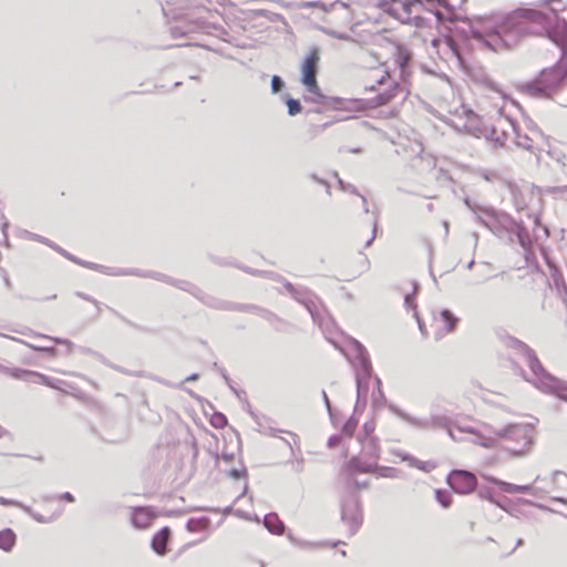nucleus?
<instances>
[{
  "label": "nucleus",
  "instance_id": "1",
  "mask_svg": "<svg viewBox=\"0 0 567 567\" xmlns=\"http://www.w3.org/2000/svg\"><path fill=\"white\" fill-rule=\"evenodd\" d=\"M567 76V60L561 58L554 66L544 69L537 78L525 84V90L535 96L550 97Z\"/></svg>",
  "mask_w": 567,
  "mask_h": 567
},
{
  "label": "nucleus",
  "instance_id": "2",
  "mask_svg": "<svg viewBox=\"0 0 567 567\" xmlns=\"http://www.w3.org/2000/svg\"><path fill=\"white\" fill-rule=\"evenodd\" d=\"M363 85L367 91H375L378 94L371 99L374 106L389 104L399 93L400 85L391 80L385 70H372L364 74Z\"/></svg>",
  "mask_w": 567,
  "mask_h": 567
},
{
  "label": "nucleus",
  "instance_id": "3",
  "mask_svg": "<svg viewBox=\"0 0 567 567\" xmlns=\"http://www.w3.org/2000/svg\"><path fill=\"white\" fill-rule=\"evenodd\" d=\"M319 61V50L317 48H313L307 53L301 65V82L311 93H317L319 91V85L317 83V71Z\"/></svg>",
  "mask_w": 567,
  "mask_h": 567
},
{
  "label": "nucleus",
  "instance_id": "4",
  "mask_svg": "<svg viewBox=\"0 0 567 567\" xmlns=\"http://www.w3.org/2000/svg\"><path fill=\"white\" fill-rule=\"evenodd\" d=\"M447 483L451 488L462 495L473 493L477 487L475 474L464 470H453L447 476Z\"/></svg>",
  "mask_w": 567,
  "mask_h": 567
},
{
  "label": "nucleus",
  "instance_id": "5",
  "mask_svg": "<svg viewBox=\"0 0 567 567\" xmlns=\"http://www.w3.org/2000/svg\"><path fill=\"white\" fill-rule=\"evenodd\" d=\"M458 323V319L450 311L442 310L432 315L431 329L434 338L440 339L452 333Z\"/></svg>",
  "mask_w": 567,
  "mask_h": 567
},
{
  "label": "nucleus",
  "instance_id": "6",
  "mask_svg": "<svg viewBox=\"0 0 567 567\" xmlns=\"http://www.w3.org/2000/svg\"><path fill=\"white\" fill-rule=\"evenodd\" d=\"M380 49L383 52L380 51L377 53L379 55V58H383L384 54L389 55L383 61L384 64L390 61H393L394 64H396L398 66H400L403 70L411 59L410 53L402 45H400L393 41L386 40L380 47Z\"/></svg>",
  "mask_w": 567,
  "mask_h": 567
},
{
  "label": "nucleus",
  "instance_id": "7",
  "mask_svg": "<svg viewBox=\"0 0 567 567\" xmlns=\"http://www.w3.org/2000/svg\"><path fill=\"white\" fill-rule=\"evenodd\" d=\"M547 34L553 42L563 49V58L567 60V22L558 20L551 29L547 30Z\"/></svg>",
  "mask_w": 567,
  "mask_h": 567
},
{
  "label": "nucleus",
  "instance_id": "8",
  "mask_svg": "<svg viewBox=\"0 0 567 567\" xmlns=\"http://www.w3.org/2000/svg\"><path fill=\"white\" fill-rule=\"evenodd\" d=\"M154 519V514L147 507H136L132 511V524L140 529L148 528Z\"/></svg>",
  "mask_w": 567,
  "mask_h": 567
},
{
  "label": "nucleus",
  "instance_id": "9",
  "mask_svg": "<svg viewBox=\"0 0 567 567\" xmlns=\"http://www.w3.org/2000/svg\"><path fill=\"white\" fill-rule=\"evenodd\" d=\"M347 471L350 475L357 473H373L377 471V464L363 461L360 457H352L348 463Z\"/></svg>",
  "mask_w": 567,
  "mask_h": 567
},
{
  "label": "nucleus",
  "instance_id": "10",
  "mask_svg": "<svg viewBox=\"0 0 567 567\" xmlns=\"http://www.w3.org/2000/svg\"><path fill=\"white\" fill-rule=\"evenodd\" d=\"M169 528L164 527L157 532L152 539V548L158 554L164 555L166 553V546L169 537Z\"/></svg>",
  "mask_w": 567,
  "mask_h": 567
},
{
  "label": "nucleus",
  "instance_id": "11",
  "mask_svg": "<svg viewBox=\"0 0 567 567\" xmlns=\"http://www.w3.org/2000/svg\"><path fill=\"white\" fill-rule=\"evenodd\" d=\"M484 478L486 481L497 485L503 492H506V493H518V492L527 491V487L518 486V485H515V484H512V483H507V482L501 481V480L495 478V477L484 476Z\"/></svg>",
  "mask_w": 567,
  "mask_h": 567
},
{
  "label": "nucleus",
  "instance_id": "12",
  "mask_svg": "<svg viewBox=\"0 0 567 567\" xmlns=\"http://www.w3.org/2000/svg\"><path fill=\"white\" fill-rule=\"evenodd\" d=\"M16 534L10 528L0 532V548L9 551L16 544Z\"/></svg>",
  "mask_w": 567,
  "mask_h": 567
},
{
  "label": "nucleus",
  "instance_id": "13",
  "mask_svg": "<svg viewBox=\"0 0 567 567\" xmlns=\"http://www.w3.org/2000/svg\"><path fill=\"white\" fill-rule=\"evenodd\" d=\"M519 16L524 19H527L532 22L543 24L546 22L547 18L546 16L537 10L534 9H522L519 11Z\"/></svg>",
  "mask_w": 567,
  "mask_h": 567
},
{
  "label": "nucleus",
  "instance_id": "14",
  "mask_svg": "<svg viewBox=\"0 0 567 567\" xmlns=\"http://www.w3.org/2000/svg\"><path fill=\"white\" fill-rule=\"evenodd\" d=\"M209 423L215 429H224L227 425L228 421L223 413L215 412L212 414Z\"/></svg>",
  "mask_w": 567,
  "mask_h": 567
},
{
  "label": "nucleus",
  "instance_id": "15",
  "mask_svg": "<svg viewBox=\"0 0 567 567\" xmlns=\"http://www.w3.org/2000/svg\"><path fill=\"white\" fill-rule=\"evenodd\" d=\"M435 498L444 508L450 507L452 504V497L446 492L436 491Z\"/></svg>",
  "mask_w": 567,
  "mask_h": 567
},
{
  "label": "nucleus",
  "instance_id": "16",
  "mask_svg": "<svg viewBox=\"0 0 567 567\" xmlns=\"http://www.w3.org/2000/svg\"><path fill=\"white\" fill-rule=\"evenodd\" d=\"M286 103H287L289 115L295 116L301 112V105H300L299 101L290 97L287 100Z\"/></svg>",
  "mask_w": 567,
  "mask_h": 567
},
{
  "label": "nucleus",
  "instance_id": "17",
  "mask_svg": "<svg viewBox=\"0 0 567 567\" xmlns=\"http://www.w3.org/2000/svg\"><path fill=\"white\" fill-rule=\"evenodd\" d=\"M271 86L275 92H278L282 86L281 80L278 76H274L271 80Z\"/></svg>",
  "mask_w": 567,
  "mask_h": 567
},
{
  "label": "nucleus",
  "instance_id": "18",
  "mask_svg": "<svg viewBox=\"0 0 567 567\" xmlns=\"http://www.w3.org/2000/svg\"><path fill=\"white\" fill-rule=\"evenodd\" d=\"M413 301H414V299H413L412 296H406L405 297V303L408 305V307L414 308L415 306L413 305Z\"/></svg>",
  "mask_w": 567,
  "mask_h": 567
},
{
  "label": "nucleus",
  "instance_id": "19",
  "mask_svg": "<svg viewBox=\"0 0 567 567\" xmlns=\"http://www.w3.org/2000/svg\"><path fill=\"white\" fill-rule=\"evenodd\" d=\"M62 498L68 501V502H73L74 501V497L71 493L66 492L62 495Z\"/></svg>",
  "mask_w": 567,
  "mask_h": 567
},
{
  "label": "nucleus",
  "instance_id": "20",
  "mask_svg": "<svg viewBox=\"0 0 567 567\" xmlns=\"http://www.w3.org/2000/svg\"><path fill=\"white\" fill-rule=\"evenodd\" d=\"M0 504H1V505H9V504H10V502H9V501H7V499H6V498H3V497H0Z\"/></svg>",
  "mask_w": 567,
  "mask_h": 567
},
{
  "label": "nucleus",
  "instance_id": "21",
  "mask_svg": "<svg viewBox=\"0 0 567 567\" xmlns=\"http://www.w3.org/2000/svg\"><path fill=\"white\" fill-rule=\"evenodd\" d=\"M491 90L495 91L497 94L503 96V92L499 89H497L495 86H491Z\"/></svg>",
  "mask_w": 567,
  "mask_h": 567
},
{
  "label": "nucleus",
  "instance_id": "22",
  "mask_svg": "<svg viewBox=\"0 0 567 567\" xmlns=\"http://www.w3.org/2000/svg\"><path fill=\"white\" fill-rule=\"evenodd\" d=\"M187 380L188 381L197 380V374H193V375L188 377Z\"/></svg>",
  "mask_w": 567,
  "mask_h": 567
},
{
  "label": "nucleus",
  "instance_id": "23",
  "mask_svg": "<svg viewBox=\"0 0 567 567\" xmlns=\"http://www.w3.org/2000/svg\"><path fill=\"white\" fill-rule=\"evenodd\" d=\"M367 486H368V484H367V483H364V484H362V485H359V484H358V487H359V488H364V487H367Z\"/></svg>",
  "mask_w": 567,
  "mask_h": 567
},
{
  "label": "nucleus",
  "instance_id": "24",
  "mask_svg": "<svg viewBox=\"0 0 567 567\" xmlns=\"http://www.w3.org/2000/svg\"><path fill=\"white\" fill-rule=\"evenodd\" d=\"M328 126V123H324L321 125L322 128L327 127Z\"/></svg>",
  "mask_w": 567,
  "mask_h": 567
}]
</instances>
